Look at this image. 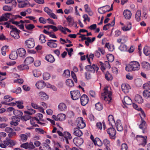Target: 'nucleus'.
<instances>
[{
  "label": "nucleus",
  "mask_w": 150,
  "mask_h": 150,
  "mask_svg": "<svg viewBox=\"0 0 150 150\" xmlns=\"http://www.w3.org/2000/svg\"><path fill=\"white\" fill-rule=\"evenodd\" d=\"M140 65L139 62L136 61L130 62L125 68L126 70L128 71H137L139 70Z\"/></svg>",
  "instance_id": "1"
},
{
  "label": "nucleus",
  "mask_w": 150,
  "mask_h": 150,
  "mask_svg": "<svg viewBox=\"0 0 150 150\" xmlns=\"http://www.w3.org/2000/svg\"><path fill=\"white\" fill-rule=\"evenodd\" d=\"M3 143H1L0 144V146L3 148L6 147L7 146L9 145L11 146H14L16 144L15 141L8 138H6V140L4 141Z\"/></svg>",
  "instance_id": "2"
},
{
  "label": "nucleus",
  "mask_w": 150,
  "mask_h": 150,
  "mask_svg": "<svg viewBox=\"0 0 150 150\" xmlns=\"http://www.w3.org/2000/svg\"><path fill=\"white\" fill-rule=\"evenodd\" d=\"M85 69L87 71L91 72L92 73H94L96 71L97 72H98L99 68L96 65L93 64L92 66L91 65L86 66L85 67Z\"/></svg>",
  "instance_id": "3"
},
{
  "label": "nucleus",
  "mask_w": 150,
  "mask_h": 150,
  "mask_svg": "<svg viewBox=\"0 0 150 150\" xmlns=\"http://www.w3.org/2000/svg\"><path fill=\"white\" fill-rule=\"evenodd\" d=\"M137 140L139 143L140 145L144 146L146 144L147 137L146 136H142V135H137Z\"/></svg>",
  "instance_id": "4"
},
{
  "label": "nucleus",
  "mask_w": 150,
  "mask_h": 150,
  "mask_svg": "<svg viewBox=\"0 0 150 150\" xmlns=\"http://www.w3.org/2000/svg\"><path fill=\"white\" fill-rule=\"evenodd\" d=\"M18 4V7L19 8H23L29 7L30 4L28 0H17Z\"/></svg>",
  "instance_id": "5"
},
{
  "label": "nucleus",
  "mask_w": 150,
  "mask_h": 150,
  "mask_svg": "<svg viewBox=\"0 0 150 150\" xmlns=\"http://www.w3.org/2000/svg\"><path fill=\"white\" fill-rule=\"evenodd\" d=\"M19 32V30H18L16 27H14L10 31V35L14 39H18L20 38Z\"/></svg>",
  "instance_id": "6"
},
{
  "label": "nucleus",
  "mask_w": 150,
  "mask_h": 150,
  "mask_svg": "<svg viewBox=\"0 0 150 150\" xmlns=\"http://www.w3.org/2000/svg\"><path fill=\"white\" fill-rule=\"evenodd\" d=\"M71 97L74 100L78 99L80 97L81 95L79 91H73L70 92Z\"/></svg>",
  "instance_id": "7"
},
{
  "label": "nucleus",
  "mask_w": 150,
  "mask_h": 150,
  "mask_svg": "<svg viewBox=\"0 0 150 150\" xmlns=\"http://www.w3.org/2000/svg\"><path fill=\"white\" fill-rule=\"evenodd\" d=\"M76 123L77 127L79 128L83 129L86 126V124L83 122L82 117H78L76 120Z\"/></svg>",
  "instance_id": "8"
},
{
  "label": "nucleus",
  "mask_w": 150,
  "mask_h": 150,
  "mask_svg": "<svg viewBox=\"0 0 150 150\" xmlns=\"http://www.w3.org/2000/svg\"><path fill=\"white\" fill-rule=\"evenodd\" d=\"M25 45L28 48H32L35 46V42L34 40L32 38H30L29 39L25 41Z\"/></svg>",
  "instance_id": "9"
},
{
  "label": "nucleus",
  "mask_w": 150,
  "mask_h": 150,
  "mask_svg": "<svg viewBox=\"0 0 150 150\" xmlns=\"http://www.w3.org/2000/svg\"><path fill=\"white\" fill-rule=\"evenodd\" d=\"M111 93L110 92V91H109L108 90V87H105L104 89V93L103 95L105 96L106 95V96H104V100H107V99L108 98V97H107V96L108 98V100L109 101V102L112 99V98L111 97Z\"/></svg>",
  "instance_id": "10"
},
{
  "label": "nucleus",
  "mask_w": 150,
  "mask_h": 150,
  "mask_svg": "<svg viewBox=\"0 0 150 150\" xmlns=\"http://www.w3.org/2000/svg\"><path fill=\"white\" fill-rule=\"evenodd\" d=\"M107 132L111 139H114L116 134L115 129L113 127H110L107 130Z\"/></svg>",
  "instance_id": "11"
},
{
  "label": "nucleus",
  "mask_w": 150,
  "mask_h": 150,
  "mask_svg": "<svg viewBox=\"0 0 150 150\" xmlns=\"http://www.w3.org/2000/svg\"><path fill=\"white\" fill-rule=\"evenodd\" d=\"M64 134L63 137L62 138L63 141H65L66 143L68 144V139L71 140L72 138L71 134L69 132H64Z\"/></svg>",
  "instance_id": "12"
},
{
  "label": "nucleus",
  "mask_w": 150,
  "mask_h": 150,
  "mask_svg": "<svg viewBox=\"0 0 150 150\" xmlns=\"http://www.w3.org/2000/svg\"><path fill=\"white\" fill-rule=\"evenodd\" d=\"M81 102L82 105H85L88 102V97L86 95L83 94L81 97Z\"/></svg>",
  "instance_id": "13"
},
{
  "label": "nucleus",
  "mask_w": 150,
  "mask_h": 150,
  "mask_svg": "<svg viewBox=\"0 0 150 150\" xmlns=\"http://www.w3.org/2000/svg\"><path fill=\"white\" fill-rule=\"evenodd\" d=\"M58 110L61 112H65L67 110L66 105L63 102L60 103L58 106Z\"/></svg>",
  "instance_id": "14"
},
{
  "label": "nucleus",
  "mask_w": 150,
  "mask_h": 150,
  "mask_svg": "<svg viewBox=\"0 0 150 150\" xmlns=\"http://www.w3.org/2000/svg\"><path fill=\"white\" fill-rule=\"evenodd\" d=\"M20 121V119L16 116H13L12 118V121L10 122V124L15 126L18 125V122Z\"/></svg>",
  "instance_id": "15"
},
{
  "label": "nucleus",
  "mask_w": 150,
  "mask_h": 150,
  "mask_svg": "<svg viewBox=\"0 0 150 150\" xmlns=\"http://www.w3.org/2000/svg\"><path fill=\"white\" fill-rule=\"evenodd\" d=\"M16 103L17 104V106L20 109H23V103L21 101H16V102H11L8 104L9 105L13 106L16 105Z\"/></svg>",
  "instance_id": "16"
},
{
  "label": "nucleus",
  "mask_w": 150,
  "mask_h": 150,
  "mask_svg": "<svg viewBox=\"0 0 150 150\" xmlns=\"http://www.w3.org/2000/svg\"><path fill=\"white\" fill-rule=\"evenodd\" d=\"M73 142L77 146H79L83 144V139L81 138H75L73 139Z\"/></svg>",
  "instance_id": "17"
},
{
  "label": "nucleus",
  "mask_w": 150,
  "mask_h": 150,
  "mask_svg": "<svg viewBox=\"0 0 150 150\" xmlns=\"http://www.w3.org/2000/svg\"><path fill=\"white\" fill-rule=\"evenodd\" d=\"M121 88L122 91L125 93L129 92L130 87L128 84H122L121 86Z\"/></svg>",
  "instance_id": "18"
},
{
  "label": "nucleus",
  "mask_w": 150,
  "mask_h": 150,
  "mask_svg": "<svg viewBox=\"0 0 150 150\" xmlns=\"http://www.w3.org/2000/svg\"><path fill=\"white\" fill-rule=\"evenodd\" d=\"M45 83L42 81H38L35 84L36 87L38 89H41L43 88L45 86Z\"/></svg>",
  "instance_id": "19"
},
{
  "label": "nucleus",
  "mask_w": 150,
  "mask_h": 150,
  "mask_svg": "<svg viewBox=\"0 0 150 150\" xmlns=\"http://www.w3.org/2000/svg\"><path fill=\"white\" fill-rule=\"evenodd\" d=\"M18 55L20 57L24 56L26 53V52L25 49L23 48H21L17 49L16 51Z\"/></svg>",
  "instance_id": "20"
},
{
  "label": "nucleus",
  "mask_w": 150,
  "mask_h": 150,
  "mask_svg": "<svg viewBox=\"0 0 150 150\" xmlns=\"http://www.w3.org/2000/svg\"><path fill=\"white\" fill-rule=\"evenodd\" d=\"M117 129L118 131L121 132L123 130V127L122 125L121 121L120 120H118L116 121V122L115 123Z\"/></svg>",
  "instance_id": "21"
},
{
  "label": "nucleus",
  "mask_w": 150,
  "mask_h": 150,
  "mask_svg": "<svg viewBox=\"0 0 150 150\" xmlns=\"http://www.w3.org/2000/svg\"><path fill=\"white\" fill-rule=\"evenodd\" d=\"M38 95L39 98L43 100H47L48 98V95L43 91L39 92L38 93Z\"/></svg>",
  "instance_id": "22"
},
{
  "label": "nucleus",
  "mask_w": 150,
  "mask_h": 150,
  "mask_svg": "<svg viewBox=\"0 0 150 150\" xmlns=\"http://www.w3.org/2000/svg\"><path fill=\"white\" fill-rule=\"evenodd\" d=\"M4 99L5 100V101L2 102L1 103L3 104L9 105L8 104L9 103H7L12 100L14 99L9 95H6L4 97Z\"/></svg>",
  "instance_id": "23"
},
{
  "label": "nucleus",
  "mask_w": 150,
  "mask_h": 150,
  "mask_svg": "<svg viewBox=\"0 0 150 150\" xmlns=\"http://www.w3.org/2000/svg\"><path fill=\"white\" fill-rule=\"evenodd\" d=\"M123 15L126 19H129L131 18L132 13L130 11L126 10L124 11Z\"/></svg>",
  "instance_id": "24"
},
{
  "label": "nucleus",
  "mask_w": 150,
  "mask_h": 150,
  "mask_svg": "<svg viewBox=\"0 0 150 150\" xmlns=\"http://www.w3.org/2000/svg\"><path fill=\"white\" fill-rule=\"evenodd\" d=\"M73 134L75 136L80 137L82 135L83 133L82 131L78 128H75L73 130Z\"/></svg>",
  "instance_id": "25"
},
{
  "label": "nucleus",
  "mask_w": 150,
  "mask_h": 150,
  "mask_svg": "<svg viewBox=\"0 0 150 150\" xmlns=\"http://www.w3.org/2000/svg\"><path fill=\"white\" fill-rule=\"evenodd\" d=\"M30 133H26L25 134H22L20 135L21 139L22 141L25 142L27 140L28 137H30Z\"/></svg>",
  "instance_id": "26"
},
{
  "label": "nucleus",
  "mask_w": 150,
  "mask_h": 150,
  "mask_svg": "<svg viewBox=\"0 0 150 150\" xmlns=\"http://www.w3.org/2000/svg\"><path fill=\"white\" fill-rule=\"evenodd\" d=\"M45 59L47 61L50 63H53L55 61V59L54 57L50 54L46 55L45 57Z\"/></svg>",
  "instance_id": "27"
},
{
  "label": "nucleus",
  "mask_w": 150,
  "mask_h": 150,
  "mask_svg": "<svg viewBox=\"0 0 150 150\" xmlns=\"http://www.w3.org/2000/svg\"><path fill=\"white\" fill-rule=\"evenodd\" d=\"M134 108L135 109L141 111V113H140V115H142L143 117H145L146 115L144 111L143 110L142 108H139L138 106L135 103H133V104Z\"/></svg>",
  "instance_id": "28"
},
{
  "label": "nucleus",
  "mask_w": 150,
  "mask_h": 150,
  "mask_svg": "<svg viewBox=\"0 0 150 150\" xmlns=\"http://www.w3.org/2000/svg\"><path fill=\"white\" fill-rule=\"evenodd\" d=\"M141 118V119L142 122L139 125V128L142 129H145L146 128V122L144 120L143 117L142 115H140Z\"/></svg>",
  "instance_id": "29"
},
{
  "label": "nucleus",
  "mask_w": 150,
  "mask_h": 150,
  "mask_svg": "<svg viewBox=\"0 0 150 150\" xmlns=\"http://www.w3.org/2000/svg\"><path fill=\"white\" fill-rule=\"evenodd\" d=\"M134 99L136 103L139 104H142L143 102V99L142 97L138 94L135 96Z\"/></svg>",
  "instance_id": "30"
},
{
  "label": "nucleus",
  "mask_w": 150,
  "mask_h": 150,
  "mask_svg": "<svg viewBox=\"0 0 150 150\" xmlns=\"http://www.w3.org/2000/svg\"><path fill=\"white\" fill-rule=\"evenodd\" d=\"M142 68L145 70H149L150 69V64L144 61L142 63Z\"/></svg>",
  "instance_id": "31"
},
{
  "label": "nucleus",
  "mask_w": 150,
  "mask_h": 150,
  "mask_svg": "<svg viewBox=\"0 0 150 150\" xmlns=\"http://www.w3.org/2000/svg\"><path fill=\"white\" fill-rule=\"evenodd\" d=\"M123 103L124 105H129L132 103V102L129 97L128 96H125L124 97V101L123 102Z\"/></svg>",
  "instance_id": "32"
},
{
  "label": "nucleus",
  "mask_w": 150,
  "mask_h": 150,
  "mask_svg": "<svg viewBox=\"0 0 150 150\" xmlns=\"http://www.w3.org/2000/svg\"><path fill=\"white\" fill-rule=\"evenodd\" d=\"M66 115L63 113L58 114L57 115V121H63L65 119Z\"/></svg>",
  "instance_id": "33"
},
{
  "label": "nucleus",
  "mask_w": 150,
  "mask_h": 150,
  "mask_svg": "<svg viewBox=\"0 0 150 150\" xmlns=\"http://www.w3.org/2000/svg\"><path fill=\"white\" fill-rule=\"evenodd\" d=\"M85 35H82L80 36V37L81 38L82 41L83 40H86L85 41V43L87 46H88L89 45V43H88V42L90 41V37L86 38L85 36Z\"/></svg>",
  "instance_id": "34"
},
{
  "label": "nucleus",
  "mask_w": 150,
  "mask_h": 150,
  "mask_svg": "<svg viewBox=\"0 0 150 150\" xmlns=\"http://www.w3.org/2000/svg\"><path fill=\"white\" fill-rule=\"evenodd\" d=\"M93 142L95 145H97L99 146H101L103 144L102 141L98 138H96L93 140Z\"/></svg>",
  "instance_id": "35"
},
{
  "label": "nucleus",
  "mask_w": 150,
  "mask_h": 150,
  "mask_svg": "<svg viewBox=\"0 0 150 150\" xmlns=\"http://www.w3.org/2000/svg\"><path fill=\"white\" fill-rule=\"evenodd\" d=\"M18 56V55L16 51H14L11 53L9 56L10 59L14 60L17 58Z\"/></svg>",
  "instance_id": "36"
},
{
  "label": "nucleus",
  "mask_w": 150,
  "mask_h": 150,
  "mask_svg": "<svg viewBox=\"0 0 150 150\" xmlns=\"http://www.w3.org/2000/svg\"><path fill=\"white\" fill-rule=\"evenodd\" d=\"M34 61L33 58L31 57H27L25 59L24 62L25 64L28 65L32 63Z\"/></svg>",
  "instance_id": "37"
},
{
  "label": "nucleus",
  "mask_w": 150,
  "mask_h": 150,
  "mask_svg": "<svg viewBox=\"0 0 150 150\" xmlns=\"http://www.w3.org/2000/svg\"><path fill=\"white\" fill-rule=\"evenodd\" d=\"M108 121L110 125H111L113 127V124L115 123L114 117L112 115H110L108 117Z\"/></svg>",
  "instance_id": "38"
},
{
  "label": "nucleus",
  "mask_w": 150,
  "mask_h": 150,
  "mask_svg": "<svg viewBox=\"0 0 150 150\" xmlns=\"http://www.w3.org/2000/svg\"><path fill=\"white\" fill-rule=\"evenodd\" d=\"M48 42L47 43V45L49 47L51 48H56L57 47V44L54 42L52 41V40H48Z\"/></svg>",
  "instance_id": "39"
},
{
  "label": "nucleus",
  "mask_w": 150,
  "mask_h": 150,
  "mask_svg": "<svg viewBox=\"0 0 150 150\" xmlns=\"http://www.w3.org/2000/svg\"><path fill=\"white\" fill-rule=\"evenodd\" d=\"M143 52L146 55H149L150 54V48L147 46H145L144 48Z\"/></svg>",
  "instance_id": "40"
},
{
  "label": "nucleus",
  "mask_w": 150,
  "mask_h": 150,
  "mask_svg": "<svg viewBox=\"0 0 150 150\" xmlns=\"http://www.w3.org/2000/svg\"><path fill=\"white\" fill-rule=\"evenodd\" d=\"M66 83V85L70 87L73 86L74 85L73 81L71 79H67Z\"/></svg>",
  "instance_id": "41"
},
{
  "label": "nucleus",
  "mask_w": 150,
  "mask_h": 150,
  "mask_svg": "<svg viewBox=\"0 0 150 150\" xmlns=\"http://www.w3.org/2000/svg\"><path fill=\"white\" fill-rule=\"evenodd\" d=\"M13 114L16 116H18L19 117H21L23 113L21 111L18 110H14L13 111Z\"/></svg>",
  "instance_id": "42"
},
{
  "label": "nucleus",
  "mask_w": 150,
  "mask_h": 150,
  "mask_svg": "<svg viewBox=\"0 0 150 150\" xmlns=\"http://www.w3.org/2000/svg\"><path fill=\"white\" fill-rule=\"evenodd\" d=\"M31 117V116L30 115L27 114L23 116H21V120L23 121H26L30 119Z\"/></svg>",
  "instance_id": "43"
},
{
  "label": "nucleus",
  "mask_w": 150,
  "mask_h": 150,
  "mask_svg": "<svg viewBox=\"0 0 150 150\" xmlns=\"http://www.w3.org/2000/svg\"><path fill=\"white\" fill-rule=\"evenodd\" d=\"M132 28L131 24L129 23L126 26H125L122 27V29L124 31H127L130 30Z\"/></svg>",
  "instance_id": "44"
},
{
  "label": "nucleus",
  "mask_w": 150,
  "mask_h": 150,
  "mask_svg": "<svg viewBox=\"0 0 150 150\" xmlns=\"http://www.w3.org/2000/svg\"><path fill=\"white\" fill-rule=\"evenodd\" d=\"M105 78L108 81L112 80V75L108 71L105 74Z\"/></svg>",
  "instance_id": "45"
},
{
  "label": "nucleus",
  "mask_w": 150,
  "mask_h": 150,
  "mask_svg": "<svg viewBox=\"0 0 150 150\" xmlns=\"http://www.w3.org/2000/svg\"><path fill=\"white\" fill-rule=\"evenodd\" d=\"M40 42L42 43H44L45 42L46 40H45V36L43 34H41L39 37Z\"/></svg>",
  "instance_id": "46"
},
{
  "label": "nucleus",
  "mask_w": 150,
  "mask_h": 150,
  "mask_svg": "<svg viewBox=\"0 0 150 150\" xmlns=\"http://www.w3.org/2000/svg\"><path fill=\"white\" fill-rule=\"evenodd\" d=\"M143 95L145 98H148L150 97V92L148 90H145L143 92Z\"/></svg>",
  "instance_id": "47"
},
{
  "label": "nucleus",
  "mask_w": 150,
  "mask_h": 150,
  "mask_svg": "<svg viewBox=\"0 0 150 150\" xmlns=\"http://www.w3.org/2000/svg\"><path fill=\"white\" fill-rule=\"evenodd\" d=\"M107 57L108 61L111 62H112L114 59V56L111 54H108L107 55Z\"/></svg>",
  "instance_id": "48"
},
{
  "label": "nucleus",
  "mask_w": 150,
  "mask_h": 150,
  "mask_svg": "<svg viewBox=\"0 0 150 150\" xmlns=\"http://www.w3.org/2000/svg\"><path fill=\"white\" fill-rule=\"evenodd\" d=\"M11 15V14L9 13H7L3 14L1 16L3 18L4 21H6L9 18Z\"/></svg>",
  "instance_id": "49"
},
{
  "label": "nucleus",
  "mask_w": 150,
  "mask_h": 150,
  "mask_svg": "<svg viewBox=\"0 0 150 150\" xmlns=\"http://www.w3.org/2000/svg\"><path fill=\"white\" fill-rule=\"evenodd\" d=\"M119 49L122 51H125L127 50V46L125 45L122 43L119 47Z\"/></svg>",
  "instance_id": "50"
},
{
  "label": "nucleus",
  "mask_w": 150,
  "mask_h": 150,
  "mask_svg": "<svg viewBox=\"0 0 150 150\" xmlns=\"http://www.w3.org/2000/svg\"><path fill=\"white\" fill-rule=\"evenodd\" d=\"M25 26L26 28L29 30H31L35 28L34 25L33 24H25Z\"/></svg>",
  "instance_id": "51"
},
{
  "label": "nucleus",
  "mask_w": 150,
  "mask_h": 150,
  "mask_svg": "<svg viewBox=\"0 0 150 150\" xmlns=\"http://www.w3.org/2000/svg\"><path fill=\"white\" fill-rule=\"evenodd\" d=\"M141 15V11L139 10H138L137 12L135 17L137 21H139L140 19V16Z\"/></svg>",
  "instance_id": "52"
},
{
  "label": "nucleus",
  "mask_w": 150,
  "mask_h": 150,
  "mask_svg": "<svg viewBox=\"0 0 150 150\" xmlns=\"http://www.w3.org/2000/svg\"><path fill=\"white\" fill-rule=\"evenodd\" d=\"M18 69L20 70L29 69V67L27 64L25 65H21L18 66Z\"/></svg>",
  "instance_id": "53"
},
{
  "label": "nucleus",
  "mask_w": 150,
  "mask_h": 150,
  "mask_svg": "<svg viewBox=\"0 0 150 150\" xmlns=\"http://www.w3.org/2000/svg\"><path fill=\"white\" fill-rule=\"evenodd\" d=\"M95 107L96 110H100L103 109V105L100 102H98L96 104Z\"/></svg>",
  "instance_id": "54"
},
{
  "label": "nucleus",
  "mask_w": 150,
  "mask_h": 150,
  "mask_svg": "<svg viewBox=\"0 0 150 150\" xmlns=\"http://www.w3.org/2000/svg\"><path fill=\"white\" fill-rule=\"evenodd\" d=\"M35 112V110L32 109H30L28 110V111H25L24 112L25 113L28 114L30 116Z\"/></svg>",
  "instance_id": "55"
},
{
  "label": "nucleus",
  "mask_w": 150,
  "mask_h": 150,
  "mask_svg": "<svg viewBox=\"0 0 150 150\" xmlns=\"http://www.w3.org/2000/svg\"><path fill=\"white\" fill-rule=\"evenodd\" d=\"M33 73L34 76L36 77H39L41 75L40 72L39 71L36 70H35L33 71Z\"/></svg>",
  "instance_id": "56"
},
{
  "label": "nucleus",
  "mask_w": 150,
  "mask_h": 150,
  "mask_svg": "<svg viewBox=\"0 0 150 150\" xmlns=\"http://www.w3.org/2000/svg\"><path fill=\"white\" fill-rule=\"evenodd\" d=\"M143 88L146 90L150 89V82L145 83L143 85Z\"/></svg>",
  "instance_id": "57"
},
{
  "label": "nucleus",
  "mask_w": 150,
  "mask_h": 150,
  "mask_svg": "<svg viewBox=\"0 0 150 150\" xmlns=\"http://www.w3.org/2000/svg\"><path fill=\"white\" fill-rule=\"evenodd\" d=\"M50 77V75L48 73H45L43 74V78L44 80H47Z\"/></svg>",
  "instance_id": "58"
},
{
  "label": "nucleus",
  "mask_w": 150,
  "mask_h": 150,
  "mask_svg": "<svg viewBox=\"0 0 150 150\" xmlns=\"http://www.w3.org/2000/svg\"><path fill=\"white\" fill-rule=\"evenodd\" d=\"M70 75L69 71L68 70H65L64 71L63 74V76L66 78L68 77Z\"/></svg>",
  "instance_id": "59"
},
{
  "label": "nucleus",
  "mask_w": 150,
  "mask_h": 150,
  "mask_svg": "<svg viewBox=\"0 0 150 150\" xmlns=\"http://www.w3.org/2000/svg\"><path fill=\"white\" fill-rule=\"evenodd\" d=\"M12 8L11 6H8L7 5H6L3 6V10L7 11H11Z\"/></svg>",
  "instance_id": "60"
},
{
  "label": "nucleus",
  "mask_w": 150,
  "mask_h": 150,
  "mask_svg": "<svg viewBox=\"0 0 150 150\" xmlns=\"http://www.w3.org/2000/svg\"><path fill=\"white\" fill-rule=\"evenodd\" d=\"M98 12L100 14L104 13L106 12V11H108L105 10V9L103 8V7H100L98 9Z\"/></svg>",
  "instance_id": "61"
},
{
  "label": "nucleus",
  "mask_w": 150,
  "mask_h": 150,
  "mask_svg": "<svg viewBox=\"0 0 150 150\" xmlns=\"http://www.w3.org/2000/svg\"><path fill=\"white\" fill-rule=\"evenodd\" d=\"M85 77L87 79H89L91 78L92 77L89 71H87L85 73Z\"/></svg>",
  "instance_id": "62"
},
{
  "label": "nucleus",
  "mask_w": 150,
  "mask_h": 150,
  "mask_svg": "<svg viewBox=\"0 0 150 150\" xmlns=\"http://www.w3.org/2000/svg\"><path fill=\"white\" fill-rule=\"evenodd\" d=\"M44 11L46 12L49 15H50L52 13V11L49 9L47 7H45L44 9Z\"/></svg>",
  "instance_id": "63"
},
{
  "label": "nucleus",
  "mask_w": 150,
  "mask_h": 150,
  "mask_svg": "<svg viewBox=\"0 0 150 150\" xmlns=\"http://www.w3.org/2000/svg\"><path fill=\"white\" fill-rule=\"evenodd\" d=\"M127 146L125 143L122 144L121 145V150H127Z\"/></svg>",
  "instance_id": "64"
}]
</instances>
